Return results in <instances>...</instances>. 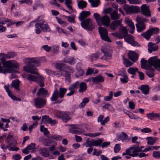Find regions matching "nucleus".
Instances as JSON below:
<instances>
[{"label": "nucleus", "mask_w": 160, "mask_h": 160, "mask_svg": "<svg viewBox=\"0 0 160 160\" xmlns=\"http://www.w3.org/2000/svg\"><path fill=\"white\" fill-rule=\"evenodd\" d=\"M98 30L102 40L108 42H111V40L108 36V31L106 28L100 27L98 29Z\"/></svg>", "instance_id": "6e6552de"}, {"label": "nucleus", "mask_w": 160, "mask_h": 160, "mask_svg": "<svg viewBox=\"0 0 160 160\" xmlns=\"http://www.w3.org/2000/svg\"><path fill=\"white\" fill-rule=\"evenodd\" d=\"M90 12L89 11H82L78 17L80 21H82L85 18L89 16Z\"/></svg>", "instance_id": "412c9836"}, {"label": "nucleus", "mask_w": 160, "mask_h": 160, "mask_svg": "<svg viewBox=\"0 0 160 160\" xmlns=\"http://www.w3.org/2000/svg\"><path fill=\"white\" fill-rule=\"evenodd\" d=\"M141 67L142 69H148V67L146 66L148 61L142 58L140 62ZM148 63L150 66H153L157 70L160 71V60L157 59L156 57H151L148 61Z\"/></svg>", "instance_id": "7ed1b4c3"}, {"label": "nucleus", "mask_w": 160, "mask_h": 160, "mask_svg": "<svg viewBox=\"0 0 160 160\" xmlns=\"http://www.w3.org/2000/svg\"><path fill=\"white\" fill-rule=\"evenodd\" d=\"M11 86L12 87H14L17 90L19 91L20 90L19 87V81L18 80L13 81L12 83L11 84Z\"/></svg>", "instance_id": "c9c22d12"}, {"label": "nucleus", "mask_w": 160, "mask_h": 160, "mask_svg": "<svg viewBox=\"0 0 160 160\" xmlns=\"http://www.w3.org/2000/svg\"><path fill=\"white\" fill-rule=\"evenodd\" d=\"M146 71V74L147 75L149 78H152L154 76V69H148Z\"/></svg>", "instance_id": "37998d69"}, {"label": "nucleus", "mask_w": 160, "mask_h": 160, "mask_svg": "<svg viewBox=\"0 0 160 160\" xmlns=\"http://www.w3.org/2000/svg\"><path fill=\"white\" fill-rule=\"evenodd\" d=\"M78 6L79 9H83L87 7V2L83 0L77 2Z\"/></svg>", "instance_id": "2f4dec72"}, {"label": "nucleus", "mask_w": 160, "mask_h": 160, "mask_svg": "<svg viewBox=\"0 0 160 160\" xmlns=\"http://www.w3.org/2000/svg\"><path fill=\"white\" fill-rule=\"evenodd\" d=\"M41 22L36 23L35 24V32L38 34H39L41 32L40 29V28H41Z\"/></svg>", "instance_id": "49530a36"}, {"label": "nucleus", "mask_w": 160, "mask_h": 160, "mask_svg": "<svg viewBox=\"0 0 160 160\" xmlns=\"http://www.w3.org/2000/svg\"><path fill=\"white\" fill-rule=\"evenodd\" d=\"M123 62L125 66L127 67H128L132 66L133 63L128 60L127 59H123Z\"/></svg>", "instance_id": "6e6d98bb"}, {"label": "nucleus", "mask_w": 160, "mask_h": 160, "mask_svg": "<svg viewBox=\"0 0 160 160\" xmlns=\"http://www.w3.org/2000/svg\"><path fill=\"white\" fill-rule=\"evenodd\" d=\"M42 17L40 16L38 17L37 19L33 20L30 23V26H31V23L35 22H41V28L43 32H50L51 30L50 29L49 25L47 23L44 24L45 21L43 20H42Z\"/></svg>", "instance_id": "1a4fd4ad"}, {"label": "nucleus", "mask_w": 160, "mask_h": 160, "mask_svg": "<svg viewBox=\"0 0 160 160\" xmlns=\"http://www.w3.org/2000/svg\"><path fill=\"white\" fill-rule=\"evenodd\" d=\"M79 82L78 81H77L75 82L74 83L72 84L70 87H68V90H74L75 88H77L79 85Z\"/></svg>", "instance_id": "8fccbe9b"}, {"label": "nucleus", "mask_w": 160, "mask_h": 160, "mask_svg": "<svg viewBox=\"0 0 160 160\" xmlns=\"http://www.w3.org/2000/svg\"><path fill=\"white\" fill-rule=\"evenodd\" d=\"M11 21L10 19L5 18H0V24H4L7 22H9Z\"/></svg>", "instance_id": "052dcab7"}, {"label": "nucleus", "mask_w": 160, "mask_h": 160, "mask_svg": "<svg viewBox=\"0 0 160 160\" xmlns=\"http://www.w3.org/2000/svg\"><path fill=\"white\" fill-rule=\"evenodd\" d=\"M131 119H138L140 120H142V119L134 114L133 113L131 112L128 116Z\"/></svg>", "instance_id": "4d7b16f0"}, {"label": "nucleus", "mask_w": 160, "mask_h": 160, "mask_svg": "<svg viewBox=\"0 0 160 160\" xmlns=\"http://www.w3.org/2000/svg\"><path fill=\"white\" fill-rule=\"evenodd\" d=\"M50 118L48 116L45 115L42 117L41 121L43 123H48Z\"/></svg>", "instance_id": "13d9d810"}, {"label": "nucleus", "mask_w": 160, "mask_h": 160, "mask_svg": "<svg viewBox=\"0 0 160 160\" xmlns=\"http://www.w3.org/2000/svg\"><path fill=\"white\" fill-rule=\"evenodd\" d=\"M72 0H65V4L69 10H73V9L71 5L72 4Z\"/></svg>", "instance_id": "de8ad7c7"}, {"label": "nucleus", "mask_w": 160, "mask_h": 160, "mask_svg": "<svg viewBox=\"0 0 160 160\" xmlns=\"http://www.w3.org/2000/svg\"><path fill=\"white\" fill-rule=\"evenodd\" d=\"M117 140L119 141L124 142L125 140H129V138L126 133L122 132V135L118 136Z\"/></svg>", "instance_id": "c85d7f7f"}, {"label": "nucleus", "mask_w": 160, "mask_h": 160, "mask_svg": "<svg viewBox=\"0 0 160 160\" xmlns=\"http://www.w3.org/2000/svg\"><path fill=\"white\" fill-rule=\"evenodd\" d=\"M155 45V43H153L151 42H149L148 44V51L150 53H151L153 51H156L158 49V46H154Z\"/></svg>", "instance_id": "5701e85b"}, {"label": "nucleus", "mask_w": 160, "mask_h": 160, "mask_svg": "<svg viewBox=\"0 0 160 160\" xmlns=\"http://www.w3.org/2000/svg\"><path fill=\"white\" fill-rule=\"evenodd\" d=\"M67 90L66 88L60 87L58 91V89L55 88L52 96L50 98L51 101H55L58 99L59 98L61 99L63 98Z\"/></svg>", "instance_id": "39448f33"}, {"label": "nucleus", "mask_w": 160, "mask_h": 160, "mask_svg": "<svg viewBox=\"0 0 160 160\" xmlns=\"http://www.w3.org/2000/svg\"><path fill=\"white\" fill-rule=\"evenodd\" d=\"M113 92L112 91H110L109 95L104 97V100L105 101H110L112 98Z\"/></svg>", "instance_id": "864d4df0"}, {"label": "nucleus", "mask_w": 160, "mask_h": 160, "mask_svg": "<svg viewBox=\"0 0 160 160\" xmlns=\"http://www.w3.org/2000/svg\"><path fill=\"white\" fill-rule=\"evenodd\" d=\"M102 52L104 55L101 58V59L103 60L108 61L112 58V55L110 53V50L105 48H102L101 49Z\"/></svg>", "instance_id": "f8f14e48"}, {"label": "nucleus", "mask_w": 160, "mask_h": 160, "mask_svg": "<svg viewBox=\"0 0 160 160\" xmlns=\"http://www.w3.org/2000/svg\"><path fill=\"white\" fill-rule=\"evenodd\" d=\"M81 24L82 28L87 30H92L95 28L94 23L90 18H86L82 21Z\"/></svg>", "instance_id": "423d86ee"}, {"label": "nucleus", "mask_w": 160, "mask_h": 160, "mask_svg": "<svg viewBox=\"0 0 160 160\" xmlns=\"http://www.w3.org/2000/svg\"><path fill=\"white\" fill-rule=\"evenodd\" d=\"M114 152L115 153L118 152L121 149V147L119 144H116L114 147Z\"/></svg>", "instance_id": "69168bd1"}, {"label": "nucleus", "mask_w": 160, "mask_h": 160, "mask_svg": "<svg viewBox=\"0 0 160 160\" xmlns=\"http://www.w3.org/2000/svg\"><path fill=\"white\" fill-rule=\"evenodd\" d=\"M4 88L5 89L6 91L7 92L8 95V96L11 98L15 100H17L18 99H17V98L14 96L13 95L12 92H11L9 88V86L8 85H4Z\"/></svg>", "instance_id": "7c9ffc66"}, {"label": "nucleus", "mask_w": 160, "mask_h": 160, "mask_svg": "<svg viewBox=\"0 0 160 160\" xmlns=\"http://www.w3.org/2000/svg\"><path fill=\"white\" fill-rule=\"evenodd\" d=\"M7 59L12 58L15 56V54L13 52L8 53L7 54L4 55Z\"/></svg>", "instance_id": "e2e57ef3"}, {"label": "nucleus", "mask_w": 160, "mask_h": 160, "mask_svg": "<svg viewBox=\"0 0 160 160\" xmlns=\"http://www.w3.org/2000/svg\"><path fill=\"white\" fill-rule=\"evenodd\" d=\"M75 59L73 57H66L64 58L63 62L70 65H72L75 63Z\"/></svg>", "instance_id": "4be33fe9"}, {"label": "nucleus", "mask_w": 160, "mask_h": 160, "mask_svg": "<svg viewBox=\"0 0 160 160\" xmlns=\"http://www.w3.org/2000/svg\"><path fill=\"white\" fill-rule=\"evenodd\" d=\"M87 86L85 83L82 82L79 84V89L78 91L79 92H82L86 91Z\"/></svg>", "instance_id": "c756f323"}, {"label": "nucleus", "mask_w": 160, "mask_h": 160, "mask_svg": "<svg viewBox=\"0 0 160 160\" xmlns=\"http://www.w3.org/2000/svg\"><path fill=\"white\" fill-rule=\"evenodd\" d=\"M93 16L96 20L97 23H99L100 22L101 18L100 15L97 13H94L93 14Z\"/></svg>", "instance_id": "680f3d73"}, {"label": "nucleus", "mask_w": 160, "mask_h": 160, "mask_svg": "<svg viewBox=\"0 0 160 160\" xmlns=\"http://www.w3.org/2000/svg\"><path fill=\"white\" fill-rule=\"evenodd\" d=\"M95 69L93 68H88L86 73V75H88L92 74H95L98 73V72L97 70H95L94 71Z\"/></svg>", "instance_id": "a18cd8bd"}, {"label": "nucleus", "mask_w": 160, "mask_h": 160, "mask_svg": "<svg viewBox=\"0 0 160 160\" xmlns=\"http://www.w3.org/2000/svg\"><path fill=\"white\" fill-rule=\"evenodd\" d=\"M92 82L95 83L102 82L104 81V78L102 76L100 75L95 77H92Z\"/></svg>", "instance_id": "b1692460"}, {"label": "nucleus", "mask_w": 160, "mask_h": 160, "mask_svg": "<svg viewBox=\"0 0 160 160\" xmlns=\"http://www.w3.org/2000/svg\"><path fill=\"white\" fill-rule=\"evenodd\" d=\"M124 10L128 14L133 13L132 6L126 5L124 8Z\"/></svg>", "instance_id": "c03bdc74"}, {"label": "nucleus", "mask_w": 160, "mask_h": 160, "mask_svg": "<svg viewBox=\"0 0 160 160\" xmlns=\"http://www.w3.org/2000/svg\"><path fill=\"white\" fill-rule=\"evenodd\" d=\"M100 22L102 25L108 27L109 26L110 20L109 17L107 15H104L101 17Z\"/></svg>", "instance_id": "dca6fc26"}, {"label": "nucleus", "mask_w": 160, "mask_h": 160, "mask_svg": "<svg viewBox=\"0 0 160 160\" xmlns=\"http://www.w3.org/2000/svg\"><path fill=\"white\" fill-rule=\"evenodd\" d=\"M88 1L92 7H97L100 4V0H88Z\"/></svg>", "instance_id": "58836bf2"}, {"label": "nucleus", "mask_w": 160, "mask_h": 160, "mask_svg": "<svg viewBox=\"0 0 160 160\" xmlns=\"http://www.w3.org/2000/svg\"><path fill=\"white\" fill-rule=\"evenodd\" d=\"M35 144L33 143H31L27 147L30 151H33L35 149Z\"/></svg>", "instance_id": "338daca9"}, {"label": "nucleus", "mask_w": 160, "mask_h": 160, "mask_svg": "<svg viewBox=\"0 0 160 160\" xmlns=\"http://www.w3.org/2000/svg\"><path fill=\"white\" fill-rule=\"evenodd\" d=\"M102 139H99L97 140H94L93 139L91 140H87L86 141L85 143L83 144V145H85L86 147H92L94 146H99L102 144Z\"/></svg>", "instance_id": "9d476101"}, {"label": "nucleus", "mask_w": 160, "mask_h": 160, "mask_svg": "<svg viewBox=\"0 0 160 160\" xmlns=\"http://www.w3.org/2000/svg\"><path fill=\"white\" fill-rule=\"evenodd\" d=\"M20 4L26 3L28 5H31L32 3V0H21L18 1Z\"/></svg>", "instance_id": "5fc2aeb1"}, {"label": "nucleus", "mask_w": 160, "mask_h": 160, "mask_svg": "<svg viewBox=\"0 0 160 160\" xmlns=\"http://www.w3.org/2000/svg\"><path fill=\"white\" fill-rule=\"evenodd\" d=\"M138 69L137 68L133 67L129 68L128 70V72L129 73L133 75H135L136 72H138Z\"/></svg>", "instance_id": "a19ab883"}, {"label": "nucleus", "mask_w": 160, "mask_h": 160, "mask_svg": "<svg viewBox=\"0 0 160 160\" xmlns=\"http://www.w3.org/2000/svg\"><path fill=\"white\" fill-rule=\"evenodd\" d=\"M14 141H16L14 138L13 136L12 135H9L7 138L5 142L7 143H10L11 142L14 143Z\"/></svg>", "instance_id": "79ce46f5"}, {"label": "nucleus", "mask_w": 160, "mask_h": 160, "mask_svg": "<svg viewBox=\"0 0 160 160\" xmlns=\"http://www.w3.org/2000/svg\"><path fill=\"white\" fill-rule=\"evenodd\" d=\"M39 153L43 156L48 157L49 156L48 151L47 148H43L39 149Z\"/></svg>", "instance_id": "bb28decb"}, {"label": "nucleus", "mask_w": 160, "mask_h": 160, "mask_svg": "<svg viewBox=\"0 0 160 160\" xmlns=\"http://www.w3.org/2000/svg\"><path fill=\"white\" fill-rule=\"evenodd\" d=\"M136 20L137 22L140 23H144V22L147 21V19L142 17H137Z\"/></svg>", "instance_id": "09e8293b"}, {"label": "nucleus", "mask_w": 160, "mask_h": 160, "mask_svg": "<svg viewBox=\"0 0 160 160\" xmlns=\"http://www.w3.org/2000/svg\"><path fill=\"white\" fill-rule=\"evenodd\" d=\"M128 59L134 62H135L138 58V54L133 51H130L128 52Z\"/></svg>", "instance_id": "2eb2a0df"}, {"label": "nucleus", "mask_w": 160, "mask_h": 160, "mask_svg": "<svg viewBox=\"0 0 160 160\" xmlns=\"http://www.w3.org/2000/svg\"><path fill=\"white\" fill-rule=\"evenodd\" d=\"M146 139L148 141L147 143L148 144L152 145H153L158 140V138L152 137H148L146 138Z\"/></svg>", "instance_id": "473e14b6"}, {"label": "nucleus", "mask_w": 160, "mask_h": 160, "mask_svg": "<svg viewBox=\"0 0 160 160\" xmlns=\"http://www.w3.org/2000/svg\"><path fill=\"white\" fill-rule=\"evenodd\" d=\"M125 22L130 28V30L129 31L130 33H133L135 29V27L134 24L132 22V20L129 19H126L125 20Z\"/></svg>", "instance_id": "6ab92c4d"}, {"label": "nucleus", "mask_w": 160, "mask_h": 160, "mask_svg": "<svg viewBox=\"0 0 160 160\" xmlns=\"http://www.w3.org/2000/svg\"><path fill=\"white\" fill-rule=\"evenodd\" d=\"M138 89L141 90L142 92V93L145 95L148 94L149 93V88L148 85H142L140 87L138 88Z\"/></svg>", "instance_id": "a878e982"}, {"label": "nucleus", "mask_w": 160, "mask_h": 160, "mask_svg": "<svg viewBox=\"0 0 160 160\" xmlns=\"http://www.w3.org/2000/svg\"><path fill=\"white\" fill-rule=\"evenodd\" d=\"M124 38L126 42L132 46L140 47L141 46L135 40L133 37L130 34H128Z\"/></svg>", "instance_id": "9b49d317"}, {"label": "nucleus", "mask_w": 160, "mask_h": 160, "mask_svg": "<svg viewBox=\"0 0 160 160\" xmlns=\"http://www.w3.org/2000/svg\"><path fill=\"white\" fill-rule=\"evenodd\" d=\"M101 134V132L95 133H88L85 134L86 136H88L91 137H95Z\"/></svg>", "instance_id": "bf43d9fd"}, {"label": "nucleus", "mask_w": 160, "mask_h": 160, "mask_svg": "<svg viewBox=\"0 0 160 160\" xmlns=\"http://www.w3.org/2000/svg\"><path fill=\"white\" fill-rule=\"evenodd\" d=\"M137 30L138 32H141L146 28L145 25L144 23H138L136 24Z\"/></svg>", "instance_id": "cd10ccee"}, {"label": "nucleus", "mask_w": 160, "mask_h": 160, "mask_svg": "<svg viewBox=\"0 0 160 160\" xmlns=\"http://www.w3.org/2000/svg\"><path fill=\"white\" fill-rule=\"evenodd\" d=\"M159 32V30L158 28H152L146 32L141 34V35L147 40H149L150 37L153 34H156Z\"/></svg>", "instance_id": "0eeeda50"}, {"label": "nucleus", "mask_w": 160, "mask_h": 160, "mask_svg": "<svg viewBox=\"0 0 160 160\" xmlns=\"http://www.w3.org/2000/svg\"><path fill=\"white\" fill-rule=\"evenodd\" d=\"M118 76H122L123 78H120V81L123 83H127L129 80L128 77L126 74L122 75L121 74H118Z\"/></svg>", "instance_id": "4c0bfd02"}, {"label": "nucleus", "mask_w": 160, "mask_h": 160, "mask_svg": "<svg viewBox=\"0 0 160 160\" xmlns=\"http://www.w3.org/2000/svg\"><path fill=\"white\" fill-rule=\"evenodd\" d=\"M129 150V153H130V156L132 157H137L138 156V151L136 150L133 148H131L130 147L129 148H128Z\"/></svg>", "instance_id": "e433bc0d"}, {"label": "nucleus", "mask_w": 160, "mask_h": 160, "mask_svg": "<svg viewBox=\"0 0 160 160\" xmlns=\"http://www.w3.org/2000/svg\"><path fill=\"white\" fill-rule=\"evenodd\" d=\"M89 101V99L88 98H83L82 102L79 105V107L80 108H81L85 105L86 103H88Z\"/></svg>", "instance_id": "ea45409f"}, {"label": "nucleus", "mask_w": 160, "mask_h": 160, "mask_svg": "<svg viewBox=\"0 0 160 160\" xmlns=\"http://www.w3.org/2000/svg\"><path fill=\"white\" fill-rule=\"evenodd\" d=\"M147 115L149 119L152 120L154 118H157L159 117H160V114L151 112L147 113Z\"/></svg>", "instance_id": "72a5a7b5"}, {"label": "nucleus", "mask_w": 160, "mask_h": 160, "mask_svg": "<svg viewBox=\"0 0 160 160\" xmlns=\"http://www.w3.org/2000/svg\"><path fill=\"white\" fill-rule=\"evenodd\" d=\"M120 29L121 30V33L123 38L128 35L127 30L125 27H122Z\"/></svg>", "instance_id": "3c124183"}, {"label": "nucleus", "mask_w": 160, "mask_h": 160, "mask_svg": "<svg viewBox=\"0 0 160 160\" xmlns=\"http://www.w3.org/2000/svg\"><path fill=\"white\" fill-rule=\"evenodd\" d=\"M120 15L121 14H120L118 13L117 10L113 11L110 14L111 19L112 20H117L119 19Z\"/></svg>", "instance_id": "aec40b11"}, {"label": "nucleus", "mask_w": 160, "mask_h": 160, "mask_svg": "<svg viewBox=\"0 0 160 160\" xmlns=\"http://www.w3.org/2000/svg\"><path fill=\"white\" fill-rule=\"evenodd\" d=\"M152 156L157 159L160 158V152L158 151H154L152 153Z\"/></svg>", "instance_id": "774afa93"}, {"label": "nucleus", "mask_w": 160, "mask_h": 160, "mask_svg": "<svg viewBox=\"0 0 160 160\" xmlns=\"http://www.w3.org/2000/svg\"><path fill=\"white\" fill-rule=\"evenodd\" d=\"M69 132L73 134H79L80 133L78 129H69Z\"/></svg>", "instance_id": "0e129e2a"}, {"label": "nucleus", "mask_w": 160, "mask_h": 160, "mask_svg": "<svg viewBox=\"0 0 160 160\" xmlns=\"http://www.w3.org/2000/svg\"><path fill=\"white\" fill-rule=\"evenodd\" d=\"M2 56L1 57L0 60L2 63L3 68L2 66L1 63L0 62V73H11L13 72V69L19 68V66L18 64L15 61L10 60L6 61V58L4 55L5 54L2 53Z\"/></svg>", "instance_id": "f03ea898"}, {"label": "nucleus", "mask_w": 160, "mask_h": 160, "mask_svg": "<svg viewBox=\"0 0 160 160\" xmlns=\"http://www.w3.org/2000/svg\"><path fill=\"white\" fill-rule=\"evenodd\" d=\"M55 67L58 69L65 72L66 74L65 76V81L69 83L71 82L70 73L74 72L73 69L71 67L66 66L64 64L62 63H56L55 64Z\"/></svg>", "instance_id": "20e7f679"}, {"label": "nucleus", "mask_w": 160, "mask_h": 160, "mask_svg": "<svg viewBox=\"0 0 160 160\" xmlns=\"http://www.w3.org/2000/svg\"><path fill=\"white\" fill-rule=\"evenodd\" d=\"M52 142V141L49 139H44V141L42 142V144L45 146H51Z\"/></svg>", "instance_id": "603ef678"}, {"label": "nucleus", "mask_w": 160, "mask_h": 160, "mask_svg": "<svg viewBox=\"0 0 160 160\" xmlns=\"http://www.w3.org/2000/svg\"><path fill=\"white\" fill-rule=\"evenodd\" d=\"M141 12L142 14L147 17L151 16V12L150 11L149 7L145 4H142L141 6Z\"/></svg>", "instance_id": "4468645a"}, {"label": "nucleus", "mask_w": 160, "mask_h": 160, "mask_svg": "<svg viewBox=\"0 0 160 160\" xmlns=\"http://www.w3.org/2000/svg\"><path fill=\"white\" fill-rule=\"evenodd\" d=\"M44 59V57L39 59L35 58H27L25 59L24 62L27 65L23 67V69L26 72L37 75L36 76L29 74L28 76L27 79L29 81L37 82L41 87L44 86V78L39 74L37 69L33 65L37 67L39 66V63L42 62L41 59Z\"/></svg>", "instance_id": "f257e3e1"}, {"label": "nucleus", "mask_w": 160, "mask_h": 160, "mask_svg": "<svg viewBox=\"0 0 160 160\" xmlns=\"http://www.w3.org/2000/svg\"><path fill=\"white\" fill-rule=\"evenodd\" d=\"M61 118L65 122H67L71 118L68 112H63Z\"/></svg>", "instance_id": "f704fd0d"}, {"label": "nucleus", "mask_w": 160, "mask_h": 160, "mask_svg": "<svg viewBox=\"0 0 160 160\" xmlns=\"http://www.w3.org/2000/svg\"><path fill=\"white\" fill-rule=\"evenodd\" d=\"M34 103L35 107L38 108H41L45 105L46 101L43 98L37 97L34 99Z\"/></svg>", "instance_id": "ddd939ff"}, {"label": "nucleus", "mask_w": 160, "mask_h": 160, "mask_svg": "<svg viewBox=\"0 0 160 160\" xmlns=\"http://www.w3.org/2000/svg\"><path fill=\"white\" fill-rule=\"evenodd\" d=\"M122 20H117L112 21L110 26V28L113 31L116 30L118 27L120 25L122 22Z\"/></svg>", "instance_id": "a211bd4d"}, {"label": "nucleus", "mask_w": 160, "mask_h": 160, "mask_svg": "<svg viewBox=\"0 0 160 160\" xmlns=\"http://www.w3.org/2000/svg\"><path fill=\"white\" fill-rule=\"evenodd\" d=\"M32 7L33 11H34L37 10L38 8H43L44 6L41 1L36 0L34 2Z\"/></svg>", "instance_id": "f3484780"}, {"label": "nucleus", "mask_w": 160, "mask_h": 160, "mask_svg": "<svg viewBox=\"0 0 160 160\" xmlns=\"http://www.w3.org/2000/svg\"><path fill=\"white\" fill-rule=\"evenodd\" d=\"M37 95L38 96H48V92L45 88H41L39 89L37 93Z\"/></svg>", "instance_id": "393cba45"}]
</instances>
